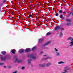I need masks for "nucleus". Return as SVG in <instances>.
<instances>
[{"instance_id": "obj_41", "label": "nucleus", "mask_w": 73, "mask_h": 73, "mask_svg": "<svg viewBox=\"0 0 73 73\" xmlns=\"http://www.w3.org/2000/svg\"><path fill=\"white\" fill-rule=\"evenodd\" d=\"M4 68H6V66H4Z\"/></svg>"}, {"instance_id": "obj_16", "label": "nucleus", "mask_w": 73, "mask_h": 73, "mask_svg": "<svg viewBox=\"0 0 73 73\" xmlns=\"http://www.w3.org/2000/svg\"><path fill=\"white\" fill-rule=\"evenodd\" d=\"M66 21L67 22H70V21H71V20H70L69 19H66Z\"/></svg>"}, {"instance_id": "obj_46", "label": "nucleus", "mask_w": 73, "mask_h": 73, "mask_svg": "<svg viewBox=\"0 0 73 73\" xmlns=\"http://www.w3.org/2000/svg\"><path fill=\"white\" fill-rule=\"evenodd\" d=\"M47 6H48V4H47Z\"/></svg>"}, {"instance_id": "obj_21", "label": "nucleus", "mask_w": 73, "mask_h": 73, "mask_svg": "<svg viewBox=\"0 0 73 73\" xmlns=\"http://www.w3.org/2000/svg\"><path fill=\"white\" fill-rule=\"evenodd\" d=\"M56 53L57 56H59V55H60V53H59L57 52H56Z\"/></svg>"}, {"instance_id": "obj_3", "label": "nucleus", "mask_w": 73, "mask_h": 73, "mask_svg": "<svg viewBox=\"0 0 73 73\" xmlns=\"http://www.w3.org/2000/svg\"><path fill=\"white\" fill-rule=\"evenodd\" d=\"M50 43V41H48L47 43L44 44L43 46H46V45H48V44H49Z\"/></svg>"}, {"instance_id": "obj_28", "label": "nucleus", "mask_w": 73, "mask_h": 73, "mask_svg": "<svg viewBox=\"0 0 73 73\" xmlns=\"http://www.w3.org/2000/svg\"><path fill=\"white\" fill-rule=\"evenodd\" d=\"M17 60H18V58H17L15 59V62H16Z\"/></svg>"}, {"instance_id": "obj_29", "label": "nucleus", "mask_w": 73, "mask_h": 73, "mask_svg": "<svg viewBox=\"0 0 73 73\" xmlns=\"http://www.w3.org/2000/svg\"><path fill=\"white\" fill-rule=\"evenodd\" d=\"M25 69V67H22L21 69H22V70H24V69Z\"/></svg>"}, {"instance_id": "obj_15", "label": "nucleus", "mask_w": 73, "mask_h": 73, "mask_svg": "<svg viewBox=\"0 0 73 73\" xmlns=\"http://www.w3.org/2000/svg\"><path fill=\"white\" fill-rule=\"evenodd\" d=\"M72 40V37H69L68 39L67 40V41H69V40Z\"/></svg>"}, {"instance_id": "obj_49", "label": "nucleus", "mask_w": 73, "mask_h": 73, "mask_svg": "<svg viewBox=\"0 0 73 73\" xmlns=\"http://www.w3.org/2000/svg\"><path fill=\"white\" fill-rule=\"evenodd\" d=\"M26 19H27V17H26Z\"/></svg>"}, {"instance_id": "obj_39", "label": "nucleus", "mask_w": 73, "mask_h": 73, "mask_svg": "<svg viewBox=\"0 0 73 73\" xmlns=\"http://www.w3.org/2000/svg\"><path fill=\"white\" fill-rule=\"evenodd\" d=\"M62 13H64V14L66 13V12H62Z\"/></svg>"}, {"instance_id": "obj_42", "label": "nucleus", "mask_w": 73, "mask_h": 73, "mask_svg": "<svg viewBox=\"0 0 73 73\" xmlns=\"http://www.w3.org/2000/svg\"><path fill=\"white\" fill-rule=\"evenodd\" d=\"M46 56V55H43V56Z\"/></svg>"}, {"instance_id": "obj_31", "label": "nucleus", "mask_w": 73, "mask_h": 73, "mask_svg": "<svg viewBox=\"0 0 73 73\" xmlns=\"http://www.w3.org/2000/svg\"><path fill=\"white\" fill-rule=\"evenodd\" d=\"M17 71L16 70L15 72H13V73H17Z\"/></svg>"}, {"instance_id": "obj_19", "label": "nucleus", "mask_w": 73, "mask_h": 73, "mask_svg": "<svg viewBox=\"0 0 73 73\" xmlns=\"http://www.w3.org/2000/svg\"><path fill=\"white\" fill-rule=\"evenodd\" d=\"M58 63L59 64H64V62L62 61H61L60 62H58Z\"/></svg>"}, {"instance_id": "obj_17", "label": "nucleus", "mask_w": 73, "mask_h": 73, "mask_svg": "<svg viewBox=\"0 0 73 73\" xmlns=\"http://www.w3.org/2000/svg\"><path fill=\"white\" fill-rule=\"evenodd\" d=\"M66 25L67 26H69V25H71V23H68L66 24Z\"/></svg>"}, {"instance_id": "obj_2", "label": "nucleus", "mask_w": 73, "mask_h": 73, "mask_svg": "<svg viewBox=\"0 0 73 73\" xmlns=\"http://www.w3.org/2000/svg\"><path fill=\"white\" fill-rule=\"evenodd\" d=\"M24 52H25V50L24 49H20L19 51V53H23Z\"/></svg>"}, {"instance_id": "obj_23", "label": "nucleus", "mask_w": 73, "mask_h": 73, "mask_svg": "<svg viewBox=\"0 0 73 73\" xmlns=\"http://www.w3.org/2000/svg\"><path fill=\"white\" fill-rule=\"evenodd\" d=\"M59 13H62V11L61 10H60L58 12Z\"/></svg>"}, {"instance_id": "obj_13", "label": "nucleus", "mask_w": 73, "mask_h": 73, "mask_svg": "<svg viewBox=\"0 0 73 73\" xmlns=\"http://www.w3.org/2000/svg\"><path fill=\"white\" fill-rule=\"evenodd\" d=\"M35 50H36V47H34L32 49V51H34Z\"/></svg>"}, {"instance_id": "obj_45", "label": "nucleus", "mask_w": 73, "mask_h": 73, "mask_svg": "<svg viewBox=\"0 0 73 73\" xmlns=\"http://www.w3.org/2000/svg\"><path fill=\"white\" fill-rule=\"evenodd\" d=\"M16 57V56H15L14 57L15 58V57Z\"/></svg>"}, {"instance_id": "obj_32", "label": "nucleus", "mask_w": 73, "mask_h": 73, "mask_svg": "<svg viewBox=\"0 0 73 73\" xmlns=\"http://www.w3.org/2000/svg\"><path fill=\"white\" fill-rule=\"evenodd\" d=\"M6 1H7V0H4L3 3H5V2H6Z\"/></svg>"}, {"instance_id": "obj_47", "label": "nucleus", "mask_w": 73, "mask_h": 73, "mask_svg": "<svg viewBox=\"0 0 73 73\" xmlns=\"http://www.w3.org/2000/svg\"><path fill=\"white\" fill-rule=\"evenodd\" d=\"M26 19H25V20H26Z\"/></svg>"}, {"instance_id": "obj_9", "label": "nucleus", "mask_w": 73, "mask_h": 73, "mask_svg": "<svg viewBox=\"0 0 73 73\" xmlns=\"http://www.w3.org/2000/svg\"><path fill=\"white\" fill-rule=\"evenodd\" d=\"M16 51V50H11V52H12L13 54H15V51Z\"/></svg>"}, {"instance_id": "obj_35", "label": "nucleus", "mask_w": 73, "mask_h": 73, "mask_svg": "<svg viewBox=\"0 0 73 73\" xmlns=\"http://www.w3.org/2000/svg\"><path fill=\"white\" fill-rule=\"evenodd\" d=\"M21 62V60H18V63H19V62Z\"/></svg>"}, {"instance_id": "obj_14", "label": "nucleus", "mask_w": 73, "mask_h": 73, "mask_svg": "<svg viewBox=\"0 0 73 73\" xmlns=\"http://www.w3.org/2000/svg\"><path fill=\"white\" fill-rule=\"evenodd\" d=\"M64 69L66 70H69V67L68 66H67L64 68Z\"/></svg>"}, {"instance_id": "obj_1", "label": "nucleus", "mask_w": 73, "mask_h": 73, "mask_svg": "<svg viewBox=\"0 0 73 73\" xmlns=\"http://www.w3.org/2000/svg\"><path fill=\"white\" fill-rule=\"evenodd\" d=\"M29 57L32 58L33 59H36V57L33 55V54H31L29 56Z\"/></svg>"}, {"instance_id": "obj_8", "label": "nucleus", "mask_w": 73, "mask_h": 73, "mask_svg": "<svg viewBox=\"0 0 73 73\" xmlns=\"http://www.w3.org/2000/svg\"><path fill=\"white\" fill-rule=\"evenodd\" d=\"M44 42V40L42 39H40L39 40V43H41V42Z\"/></svg>"}, {"instance_id": "obj_30", "label": "nucleus", "mask_w": 73, "mask_h": 73, "mask_svg": "<svg viewBox=\"0 0 73 73\" xmlns=\"http://www.w3.org/2000/svg\"><path fill=\"white\" fill-rule=\"evenodd\" d=\"M63 17V15H60V18H62Z\"/></svg>"}, {"instance_id": "obj_25", "label": "nucleus", "mask_w": 73, "mask_h": 73, "mask_svg": "<svg viewBox=\"0 0 73 73\" xmlns=\"http://www.w3.org/2000/svg\"><path fill=\"white\" fill-rule=\"evenodd\" d=\"M50 57H48L47 58H44V60H47V59H48V58H50Z\"/></svg>"}, {"instance_id": "obj_7", "label": "nucleus", "mask_w": 73, "mask_h": 73, "mask_svg": "<svg viewBox=\"0 0 73 73\" xmlns=\"http://www.w3.org/2000/svg\"><path fill=\"white\" fill-rule=\"evenodd\" d=\"M31 51V50L29 48H26L25 49L26 52H29Z\"/></svg>"}, {"instance_id": "obj_20", "label": "nucleus", "mask_w": 73, "mask_h": 73, "mask_svg": "<svg viewBox=\"0 0 73 73\" xmlns=\"http://www.w3.org/2000/svg\"><path fill=\"white\" fill-rule=\"evenodd\" d=\"M71 44L70 45V46H73V41L71 42H70Z\"/></svg>"}, {"instance_id": "obj_18", "label": "nucleus", "mask_w": 73, "mask_h": 73, "mask_svg": "<svg viewBox=\"0 0 73 73\" xmlns=\"http://www.w3.org/2000/svg\"><path fill=\"white\" fill-rule=\"evenodd\" d=\"M51 35V33H50V32H49L47 33L46 35L47 36H48L49 35Z\"/></svg>"}, {"instance_id": "obj_34", "label": "nucleus", "mask_w": 73, "mask_h": 73, "mask_svg": "<svg viewBox=\"0 0 73 73\" xmlns=\"http://www.w3.org/2000/svg\"><path fill=\"white\" fill-rule=\"evenodd\" d=\"M29 17H32V15H29Z\"/></svg>"}, {"instance_id": "obj_33", "label": "nucleus", "mask_w": 73, "mask_h": 73, "mask_svg": "<svg viewBox=\"0 0 73 73\" xmlns=\"http://www.w3.org/2000/svg\"><path fill=\"white\" fill-rule=\"evenodd\" d=\"M72 11H71L70 13L69 14V15H71L72 14Z\"/></svg>"}, {"instance_id": "obj_4", "label": "nucleus", "mask_w": 73, "mask_h": 73, "mask_svg": "<svg viewBox=\"0 0 73 73\" xmlns=\"http://www.w3.org/2000/svg\"><path fill=\"white\" fill-rule=\"evenodd\" d=\"M1 60L2 61H4L6 60V57H5L4 58H3V57H1Z\"/></svg>"}, {"instance_id": "obj_36", "label": "nucleus", "mask_w": 73, "mask_h": 73, "mask_svg": "<svg viewBox=\"0 0 73 73\" xmlns=\"http://www.w3.org/2000/svg\"><path fill=\"white\" fill-rule=\"evenodd\" d=\"M56 16H58V13H56Z\"/></svg>"}, {"instance_id": "obj_37", "label": "nucleus", "mask_w": 73, "mask_h": 73, "mask_svg": "<svg viewBox=\"0 0 73 73\" xmlns=\"http://www.w3.org/2000/svg\"><path fill=\"white\" fill-rule=\"evenodd\" d=\"M64 72H66H66H67V71L66 70H64Z\"/></svg>"}, {"instance_id": "obj_22", "label": "nucleus", "mask_w": 73, "mask_h": 73, "mask_svg": "<svg viewBox=\"0 0 73 73\" xmlns=\"http://www.w3.org/2000/svg\"><path fill=\"white\" fill-rule=\"evenodd\" d=\"M60 29L61 31H63L64 30V28L63 27H61Z\"/></svg>"}, {"instance_id": "obj_5", "label": "nucleus", "mask_w": 73, "mask_h": 73, "mask_svg": "<svg viewBox=\"0 0 73 73\" xmlns=\"http://www.w3.org/2000/svg\"><path fill=\"white\" fill-rule=\"evenodd\" d=\"M60 29V26H56L54 28L55 31H57V29Z\"/></svg>"}, {"instance_id": "obj_10", "label": "nucleus", "mask_w": 73, "mask_h": 73, "mask_svg": "<svg viewBox=\"0 0 73 73\" xmlns=\"http://www.w3.org/2000/svg\"><path fill=\"white\" fill-rule=\"evenodd\" d=\"M1 53L2 54H3V55H5V54H7V52L5 51H2L1 52Z\"/></svg>"}, {"instance_id": "obj_38", "label": "nucleus", "mask_w": 73, "mask_h": 73, "mask_svg": "<svg viewBox=\"0 0 73 73\" xmlns=\"http://www.w3.org/2000/svg\"><path fill=\"white\" fill-rule=\"evenodd\" d=\"M9 68H11V66H10L8 67Z\"/></svg>"}, {"instance_id": "obj_27", "label": "nucleus", "mask_w": 73, "mask_h": 73, "mask_svg": "<svg viewBox=\"0 0 73 73\" xmlns=\"http://www.w3.org/2000/svg\"><path fill=\"white\" fill-rule=\"evenodd\" d=\"M55 51H56V52H58V50L56 49V48H55Z\"/></svg>"}, {"instance_id": "obj_12", "label": "nucleus", "mask_w": 73, "mask_h": 73, "mask_svg": "<svg viewBox=\"0 0 73 73\" xmlns=\"http://www.w3.org/2000/svg\"><path fill=\"white\" fill-rule=\"evenodd\" d=\"M39 66H42V67H44V66H45V65L44 64H39Z\"/></svg>"}, {"instance_id": "obj_26", "label": "nucleus", "mask_w": 73, "mask_h": 73, "mask_svg": "<svg viewBox=\"0 0 73 73\" xmlns=\"http://www.w3.org/2000/svg\"><path fill=\"white\" fill-rule=\"evenodd\" d=\"M60 35H61V36H63V35H62V31H61L60 33Z\"/></svg>"}, {"instance_id": "obj_24", "label": "nucleus", "mask_w": 73, "mask_h": 73, "mask_svg": "<svg viewBox=\"0 0 73 73\" xmlns=\"http://www.w3.org/2000/svg\"><path fill=\"white\" fill-rule=\"evenodd\" d=\"M4 63L0 62V65H3Z\"/></svg>"}, {"instance_id": "obj_44", "label": "nucleus", "mask_w": 73, "mask_h": 73, "mask_svg": "<svg viewBox=\"0 0 73 73\" xmlns=\"http://www.w3.org/2000/svg\"><path fill=\"white\" fill-rule=\"evenodd\" d=\"M0 12H1V9H0Z\"/></svg>"}, {"instance_id": "obj_43", "label": "nucleus", "mask_w": 73, "mask_h": 73, "mask_svg": "<svg viewBox=\"0 0 73 73\" xmlns=\"http://www.w3.org/2000/svg\"><path fill=\"white\" fill-rule=\"evenodd\" d=\"M71 41H73V38L71 40Z\"/></svg>"}, {"instance_id": "obj_11", "label": "nucleus", "mask_w": 73, "mask_h": 73, "mask_svg": "<svg viewBox=\"0 0 73 73\" xmlns=\"http://www.w3.org/2000/svg\"><path fill=\"white\" fill-rule=\"evenodd\" d=\"M32 61V60L31 59H30L28 60V64H30V63L31 62V61Z\"/></svg>"}, {"instance_id": "obj_48", "label": "nucleus", "mask_w": 73, "mask_h": 73, "mask_svg": "<svg viewBox=\"0 0 73 73\" xmlns=\"http://www.w3.org/2000/svg\"><path fill=\"white\" fill-rule=\"evenodd\" d=\"M62 19H64V18H62Z\"/></svg>"}, {"instance_id": "obj_6", "label": "nucleus", "mask_w": 73, "mask_h": 73, "mask_svg": "<svg viewBox=\"0 0 73 73\" xmlns=\"http://www.w3.org/2000/svg\"><path fill=\"white\" fill-rule=\"evenodd\" d=\"M51 65H52V64L51 63H48L46 65V67H48V66H49Z\"/></svg>"}, {"instance_id": "obj_40", "label": "nucleus", "mask_w": 73, "mask_h": 73, "mask_svg": "<svg viewBox=\"0 0 73 73\" xmlns=\"http://www.w3.org/2000/svg\"><path fill=\"white\" fill-rule=\"evenodd\" d=\"M43 52H42V51L40 52V54H41Z\"/></svg>"}]
</instances>
